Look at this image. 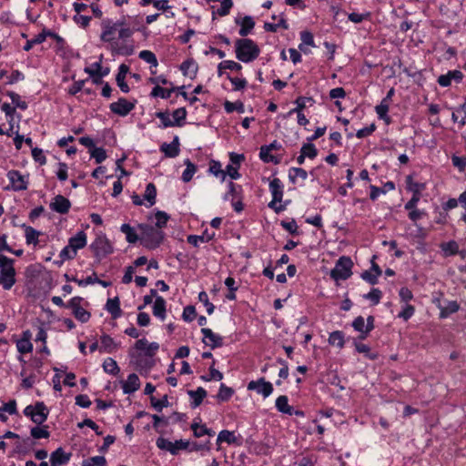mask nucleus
I'll use <instances>...</instances> for the list:
<instances>
[{
  "instance_id": "38",
  "label": "nucleus",
  "mask_w": 466,
  "mask_h": 466,
  "mask_svg": "<svg viewBox=\"0 0 466 466\" xmlns=\"http://www.w3.org/2000/svg\"><path fill=\"white\" fill-rule=\"evenodd\" d=\"M184 163L186 165V169L182 174V180L187 183L192 179L193 175L197 171V167L189 159H186Z\"/></svg>"
},
{
  "instance_id": "25",
  "label": "nucleus",
  "mask_w": 466,
  "mask_h": 466,
  "mask_svg": "<svg viewBox=\"0 0 466 466\" xmlns=\"http://www.w3.org/2000/svg\"><path fill=\"white\" fill-rule=\"evenodd\" d=\"M128 71H129L128 66L122 64V65H120V66L118 68V73L116 76V84L119 86V88L121 89V91L124 93H128L130 90L128 85L125 81L126 76L128 73Z\"/></svg>"
},
{
  "instance_id": "43",
  "label": "nucleus",
  "mask_w": 466,
  "mask_h": 466,
  "mask_svg": "<svg viewBox=\"0 0 466 466\" xmlns=\"http://www.w3.org/2000/svg\"><path fill=\"white\" fill-rule=\"evenodd\" d=\"M103 369L105 372L116 375L119 372V367L115 360L107 358L104 360Z\"/></svg>"
},
{
  "instance_id": "51",
  "label": "nucleus",
  "mask_w": 466,
  "mask_h": 466,
  "mask_svg": "<svg viewBox=\"0 0 466 466\" xmlns=\"http://www.w3.org/2000/svg\"><path fill=\"white\" fill-rule=\"evenodd\" d=\"M389 107H390V104L386 103V102L384 103L382 101L380 102V105H378L375 107V111H376L379 118L386 120V121L389 120V116H388Z\"/></svg>"
},
{
  "instance_id": "35",
  "label": "nucleus",
  "mask_w": 466,
  "mask_h": 466,
  "mask_svg": "<svg viewBox=\"0 0 466 466\" xmlns=\"http://www.w3.org/2000/svg\"><path fill=\"white\" fill-rule=\"evenodd\" d=\"M96 70H92L90 67H86L85 72L87 73L91 77L94 76H106L109 74V68H103L100 62H96L93 65Z\"/></svg>"
},
{
  "instance_id": "60",
  "label": "nucleus",
  "mask_w": 466,
  "mask_h": 466,
  "mask_svg": "<svg viewBox=\"0 0 466 466\" xmlns=\"http://www.w3.org/2000/svg\"><path fill=\"white\" fill-rule=\"evenodd\" d=\"M233 5L232 0H222L220 7L217 9V14L220 16L227 15Z\"/></svg>"
},
{
  "instance_id": "6",
  "label": "nucleus",
  "mask_w": 466,
  "mask_h": 466,
  "mask_svg": "<svg viewBox=\"0 0 466 466\" xmlns=\"http://www.w3.org/2000/svg\"><path fill=\"white\" fill-rule=\"evenodd\" d=\"M24 414L35 424L42 425L47 420L49 410L44 402L38 401L35 405L26 406Z\"/></svg>"
},
{
  "instance_id": "11",
  "label": "nucleus",
  "mask_w": 466,
  "mask_h": 466,
  "mask_svg": "<svg viewBox=\"0 0 466 466\" xmlns=\"http://www.w3.org/2000/svg\"><path fill=\"white\" fill-rule=\"evenodd\" d=\"M136 100L129 102L124 97H120L116 102L111 103L110 110L120 116H126L135 108Z\"/></svg>"
},
{
  "instance_id": "26",
  "label": "nucleus",
  "mask_w": 466,
  "mask_h": 466,
  "mask_svg": "<svg viewBox=\"0 0 466 466\" xmlns=\"http://www.w3.org/2000/svg\"><path fill=\"white\" fill-rule=\"evenodd\" d=\"M69 248H73L76 252L86 245V235L84 231H79L68 240Z\"/></svg>"
},
{
  "instance_id": "29",
  "label": "nucleus",
  "mask_w": 466,
  "mask_h": 466,
  "mask_svg": "<svg viewBox=\"0 0 466 466\" xmlns=\"http://www.w3.org/2000/svg\"><path fill=\"white\" fill-rule=\"evenodd\" d=\"M153 315L161 320L166 318V300L162 297H157L153 305Z\"/></svg>"
},
{
  "instance_id": "37",
  "label": "nucleus",
  "mask_w": 466,
  "mask_h": 466,
  "mask_svg": "<svg viewBox=\"0 0 466 466\" xmlns=\"http://www.w3.org/2000/svg\"><path fill=\"white\" fill-rule=\"evenodd\" d=\"M156 197H157L156 186L153 183H148L147 185L145 194H144V199H146L148 202L147 207H152L156 203Z\"/></svg>"
},
{
  "instance_id": "17",
  "label": "nucleus",
  "mask_w": 466,
  "mask_h": 466,
  "mask_svg": "<svg viewBox=\"0 0 466 466\" xmlns=\"http://www.w3.org/2000/svg\"><path fill=\"white\" fill-rule=\"evenodd\" d=\"M462 77L463 75L460 70H451L445 75H441L437 82L441 86L447 87L451 86L452 80L459 83L461 81Z\"/></svg>"
},
{
  "instance_id": "53",
  "label": "nucleus",
  "mask_w": 466,
  "mask_h": 466,
  "mask_svg": "<svg viewBox=\"0 0 466 466\" xmlns=\"http://www.w3.org/2000/svg\"><path fill=\"white\" fill-rule=\"evenodd\" d=\"M6 95L11 98L13 104H15L20 109H26L27 104L25 101H22L20 96L14 91H7Z\"/></svg>"
},
{
  "instance_id": "31",
  "label": "nucleus",
  "mask_w": 466,
  "mask_h": 466,
  "mask_svg": "<svg viewBox=\"0 0 466 466\" xmlns=\"http://www.w3.org/2000/svg\"><path fill=\"white\" fill-rule=\"evenodd\" d=\"M184 86H180V87H172L170 89H165L163 87H161L160 86H155V87L152 89L151 93H150V96L152 97H161L163 99H167L171 96V94L176 90V89H183Z\"/></svg>"
},
{
  "instance_id": "45",
  "label": "nucleus",
  "mask_w": 466,
  "mask_h": 466,
  "mask_svg": "<svg viewBox=\"0 0 466 466\" xmlns=\"http://www.w3.org/2000/svg\"><path fill=\"white\" fill-rule=\"evenodd\" d=\"M289 177L292 183H295L297 177H300L302 180H306L308 178V173L301 167H291L289 169Z\"/></svg>"
},
{
  "instance_id": "8",
  "label": "nucleus",
  "mask_w": 466,
  "mask_h": 466,
  "mask_svg": "<svg viewBox=\"0 0 466 466\" xmlns=\"http://www.w3.org/2000/svg\"><path fill=\"white\" fill-rule=\"evenodd\" d=\"M156 444L158 449L167 451L173 455L177 454L180 450H187L189 447V441H187L179 440L172 442L163 437L157 438Z\"/></svg>"
},
{
  "instance_id": "64",
  "label": "nucleus",
  "mask_w": 466,
  "mask_h": 466,
  "mask_svg": "<svg viewBox=\"0 0 466 466\" xmlns=\"http://www.w3.org/2000/svg\"><path fill=\"white\" fill-rule=\"evenodd\" d=\"M280 225H281V227L283 228H285L290 234H292V235L299 234V232H298V226H297V223H296V221L294 219H292L291 221H284V220H282L280 222Z\"/></svg>"
},
{
  "instance_id": "2",
  "label": "nucleus",
  "mask_w": 466,
  "mask_h": 466,
  "mask_svg": "<svg viewBox=\"0 0 466 466\" xmlns=\"http://www.w3.org/2000/svg\"><path fill=\"white\" fill-rule=\"evenodd\" d=\"M236 57L243 62L249 63L257 59L260 54L258 45L249 38H239L235 42Z\"/></svg>"
},
{
  "instance_id": "50",
  "label": "nucleus",
  "mask_w": 466,
  "mask_h": 466,
  "mask_svg": "<svg viewBox=\"0 0 466 466\" xmlns=\"http://www.w3.org/2000/svg\"><path fill=\"white\" fill-rule=\"evenodd\" d=\"M139 58L144 60L145 62L152 65L153 66H157V59L156 57V55L149 51V50H143L139 53Z\"/></svg>"
},
{
  "instance_id": "59",
  "label": "nucleus",
  "mask_w": 466,
  "mask_h": 466,
  "mask_svg": "<svg viewBox=\"0 0 466 466\" xmlns=\"http://www.w3.org/2000/svg\"><path fill=\"white\" fill-rule=\"evenodd\" d=\"M209 172L215 175L216 177L220 176L222 180L226 178V173L221 169V165L218 161H212L209 167Z\"/></svg>"
},
{
  "instance_id": "7",
  "label": "nucleus",
  "mask_w": 466,
  "mask_h": 466,
  "mask_svg": "<svg viewBox=\"0 0 466 466\" xmlns=\"http://www.w3.org/2000/svg\"><path fill=\"white\" fill-rule=\"evenodd\" d=\"M269 190L272 194V200L268 203V207L275 210L276 213H280L286 208V205H279L278 202H281L283 198V185L279 178H273L269 182Z\"/></svg>"
},
{
  "instance_id": "5",
  "label": "nucleus",
  "mask_w": 466,
  "mask_h": 466,
  "mask_svg": "<svg viewBox=\"0 0 466 466\" xmlns=\"http://www.w3.org/2000/svg\"><path fill=\"white\" fill-rule=\"evenodd\" d=\"M352 267L353 262L350 257H340L336 262L334 268L330 271L331 279L336 281L349 279L352 274Z\"/></svg>"
},
{
  "instance_id": "41",
  "label": "nucleus",
  "mask_w": 466,
  "mask_h": 466,
  "mask_svg": "<svg viewBox=\"0 0 466 466\" xmlns=\"http://www.w3.org/2000/svg\"><path fill=\"white\" fill-rule=\"evenodd\" d=\"M25 240L27 244H34L36 245L38 243V237L40 235V232L35 230L34 228L29 226H25Z\"/></svg>"
},
{
  "instance_id": "20",
  "label": "nucleus",
  "mask_w": 466,
  "mask_h": 466,
  "mask_svg": "<svg viewBox=\"0 0 466 466\" xmlns=\"http://www.w3.org/2000/svg\"><path fill=\"white\" fill-rule=\"evenodd\" d=\"M71 458V453H66L63 448H58L51 453L50 463L51 466H59L68 462Z\"/></svg>"
},
{
  "instance_id": "28",
  "label": "nucleus",
  "mask_w": 466,
  "mask_h": 466,
  "mask_svg": "<svg viewBox=\"0 0 466 466\" xmlns=\"http://www.w3.org/2000/svg\"><path fill=\"white\" fill-rule=\"evenodd\" d=\"M180 70L184 76L194 78L198 72V65L192 59H187L180 65Z\"/></svg>"
},
{
  "instance_id": "62",
  "label": "nucleus",
  "mask_w": 466,
  "mask_h": 466,
  "mask_svg": "<svg viewBox=\"0 0 466 466\" xmlns=\"http://www.w3.org/2000/svg\"><path fill=\"white\" fill-rule=\"evenodd\" d=\"M381 295L382 293L380 289H372L368 294L364 295V298L371 300L374 305H377L380 303Z\"/></svg>"
},
{
  "instance_id": "46",
  "label": "nucleus",
  "mask_w": 466,
  "mask_h": 466,
  "mask_svg": "<svg viewBox=\"0 0 466 466\" xmlns=\"http://www.w3.org/2000/svg\"><path fill=\"white\" fill-rule=\"evenodd\" d=\"M307 101L311 102V103L314 102L312 97L299 96L295 101L297 106L295 108L289 110V112L288 113V116H291L295 112H302V110L306 107Z\"/></svg>"
},
{
  "instance_id": "32",
  "label": "nucleus",
  "mask_w": 466,
  "mask_h": 466,
  "mask_svg": "<svg viewBox=\"0 0 466 466\" xmlns=\"http://www.w3.org/2000/svg\"><path fill=\"white\" fill-rule=\"evenodd\" d=\"M288 401V397L285 395L278 397L276 400V408L279 412L293 415V407L289 406Z\"/></svg>"
},
{
  "instance_id": "12",
  "label": "nucleus",
  "mask_w": 466,
  "mask_h": 466,
  "mask_svg": "<svg viewBox=\"0 0 466 466\" xmlns=\"http://www.w3.org/2000/svg\"><path fill=\"white\" fill-rule=\"evenodd\" d=\"M248 390H256L258 394H261L264 398H267L272 393L273 386L264 378H260L257 380L249 381L248 384Z\"/></svg>"
},
{
  "instance_id": "18",
  "label": "nucleus",
  "mask_w": 466,
  "mask_h": 466,
  "mask_svg": "<svg viewBox=\"0 0 466 466\" xmlns=\"http://www.w3.org/2000/svg\"><path fill=\"white\" fill-rule=\"evenodd\" d=\"M135 349L137 350H144L147 356L153 357L158 350L159 344L157 342L148 343L146 339H140L135 343Z\"/></svg>"
},
{
  "instance_id": "63",
  "label": "nucleus",
  "mask_w": 466,
  "mask_h": 466,
  "mask_svg": "<svg viewBox=\"0 0 466 466\" xmlns=\"http://www.w3.org/2000/svg\"><path fill=\"white\" fill-rule=\"evenodd\" d=\"M414 312V307L412 305L406 304L403 309L399 313L398 317L403 319L404 320H408L413 316Z\"/></svg>"
},
{
  "instance_id": "58",
  "label": "nucleus",
  "mask_w": 466,
  "mask_h": 466,
  "mask_svg": "<svg viewBox=\"0 0 466 466\" xmlns=\"http://www.w3.org/2000/svg\"><path fill=\"white\" fill-rule=\"evenodd\" d=\"M151 405L157 410L161 411L164 407L168 406L167 396L165 395L161 400H157L155 397H150Z\"/></svg>"
},
{
  "instance_id": "49",
  "label": "nucleus",
  "mask_w": 466,
  "mask_h": 466,
  "mask_svg": "<svg viewBox=\"0 0 466 466\" xmlns=\"http://www.w3.org/2000/svg\"><path fill=\"white\" fill-rule=\"evenodd\" d=\"M355 349L359 353H363L368 357L370 360H376L378 355L374 353H370V348L363 343H360L355 341L354 342Z\"/></svg>"
},
{
  "instance_id": "13",
  "label": "nucleus",
  "mask_w": 466,
  "mask_h": 466,
  "mask_svg": "<svg viewBox=\"0 0 466 466\" xmlns=\"http://www.w3.org/2000/svg\"><path fill=\"white\" fill-rule=\"evenodd\" d=\"M7 177L11 183L13 190L21 191L25 190L27 188V181L19 171L10 170L7 173Z\"/></svg>"
},
{
  "instance_id": "34",
  "label": "nucleus",
  "mask_w": 466,
  "mask_h": 466,
  "mask_svg": "<svg viewBox=\"0 0 466 466\" xmlns=\"http://www.w3.org/2000/svg\"><path fill=\"white\" fill-rule=\"evenodd\" d=\"M120 230L126 235V239L128 243H136L138 239L140 240L135 229L129 224H123Z\"/></svg>"
},
{
  "instance_id": "22",
  "label": "nucleus",
  "mask_w": 466,
  "mask_h": 466,
  "mask_svg": "<svg viewBox=\"0 0 466 466\" xmlns=\"http://www.w3.org/2000/svg\"><path fill=\"white\" fill-rule=\"evenodd\" d=\"M160 151L167 157H176L179 154V140L178 137H175L170 144L163 143L160 146Z\"/></svg>"
},
{
  "instance_id": "52",
  "label": "nucleus",
  "mask_w": 466,
  "mask_h": 466,
  "mask_svg": "<svg viewBox=\"0 0 466 466\" xmlns=\"http://www.w3.org/2000/svg\"><path fill=\"white\" fill-rule=\"evenodd\" d=\"M187 110L185 107H179L173 112V117L175 119L174 126H182V121L186 119Z\"/></svg>"
},
{
  "instance_id": "15",
  "label": "nucleus",
  "mask_w": 466,
  "mask_h": 466,
  "mask_svg": "<svg viewBox=\"0 0 466 466\" xmlns=\"http://www.w3.org/2000/svg\"><path fill=\"white\" fill-rule=\"evenodd\" d=\"M49 207L55 212L66 214L71 208V202L64 196L57 195L53 198Z\"/></svg>"
},
{
  "instance_id": "10",
  "label": "nucleus",
  "mask_w": 466,
  "mask_h": 466,
  "mask_svg": "<svg viewBox=\"0 0 466 466\" xmlns=\"http://www.w3.org/2000/svg\"><path fill=\"white\" fill-rule=\"evenodd\" d=\"M83 300L81 297H74L66 304V308L72 309V313L76 319L85 323L89 320L91 314L81 306Z\"/></svg>"
},
{
  "instance_id": "3",
  "label": "nucleus",
  "mask_w": 466,
  "mask_h": 466,
  "mask_svg": "<svg viewBox=\"0 0 466 466\" xmlns=\"http://www.w3.org/2000/svg\"><path fill=\"white\" fill-rule=\"evenodd\" d=\"M141 230L140 242L148 248L155 249L160 246L164 239V233L160 229L147 224H139Z\"/></svg>"
},
{
  "instance_id": "16",
  "label": "nucleus",
  "mask_w": 466,
  "mask_h": 466,
  "mask_svg": "<svg viewBox=\"0 0 466 466\" xmlns=\"http://www.w3.org/2000/svg\"><path fill=\"white\" fill-rule=\"evenodd\" d=\"M201 333L204 335L203 342L211 349L218 348L223 345V338L214 333L210 329L202 328Z\"/></svg>"
},
{
  "instance_id": "47",
  "label": "nucleus",
  "mask_w": 466,
  "mask_h": 466,
  "mask_svg": "<svg viewBox=\"0 0 466 466\" xmlns=\"http://www.w3.org/2000/svg\"><path fill=\"white\" fill-rule=\"evenodd\" d=\"M17 350L22 353H29L33 350V344L27 339H20L16 342Z\"/></svg>"
},
{
  "instance_id": "14",
  "label": "nucleus",
  "mask_w": 466,
  "mask_h": 466,
  "mask_svg": "<svg viewBox=\"0 0 466 466\" xmlns=\"http://www.w3.org/2000/svg\"><path fill=\"white\" fill-rule=\"evenodd\" d=\"M15 283V269L14 267H5L0 271V284L4 289L9 290Z\"/></svg>"
},
{
  "instance_id": "24",
  "label": "nucleus",
  "mask_w": 466,
  "mask_h": 466,
  "mask_svg": "<svg viewBox=\"0 0 466 466\" xmlns=\"http://www.w3.org/2000/svg\"><path fill=\"white\" fill-rule=\"evenodd\" d=\"M318 151L315 146L311 143L304 144L300 149V155L297 158V162L299 165H302L305 161V157H308L310 159H313L317 157Z\"/></svg>"
},
{
  "instance_id": "30",
  "label": "nucleus",
  "mask_w": 466,
  "mask_h": 466,
  "mask_svg": "<svg viewBox=\"0 0 466 466\" xmlns=\"http://www.w3.org/2000/svg\"><path fill=\"white\" fill-rule=\"evenodd\" d=\"M187 394L193 399L191 407L197 408L202 403L204 398L207 396V391L204 388L198 387L196 390H188Z\"/></svg>"
},
{
  "instance_id": "42",
  "label": "nucleus",
  "mask_w": 466,
  "mask_h": 466,
  "mask_svg": "<svg viewBox=\"0 0 466 466\" xmlns=\"http://www.w3.org/2000/svg\"><path fill=\"white\" fill-rule=\"evenodd\" d=\"M241 186L236 185L233 182L228 183V192L225 194L223 199L225 201L231 200V198L236 199L240 196Z\"/></svg>"
},
{
  "instance_id": "44",
  "label": "nucleus",
  "mask_w": 466,
  "mask_h": 466,
  "mask_svg": "<svg viewBox=\"0 0 466 466\" xmlns=\"http://www.w3.org/2000/svg\"><path fill=\"white\" fill-rule=\"evenodd\" d=\"M233 394L234 390L232 388H229L224 383H221L217 398L218 401H228Z\"/></svg>"
},
{
  "instance_id": "48",
  "label": "nucleus",
  "mask_w": 466,
  "mask_h": 466,
  "mask_svg": "<svg viewBox=\"0 0 466 466\" xmlns=\"http://www.w3.org/2000/svg\"><path fill=\"white\" fill-rule=\"evenodd\" d=\"M30 434L34 439H47L50 436L47 426H44L43 428L34 427L31 429Z\"/></svg>"
},
{
  "instance_id": "27",
  "label": "nucleus",
  "mask_w": 466,
  "mask_h": 466,
  "mask_svg": "<svg viewBox=\"0 0 466 466\" xmlns=\"http://www.w3.org/2000/svg\"><path fill=\"white\" fill-rule=\"evenodd\" d=\"M106 309L111 314L114 319L121 316L120 301L118 297L108 299L106 304Z\"/></svg>"
},
{
  "instance_id": "9",
  "label": "nucleus",
  "mask_w": 466,
  "mask_h": 466,
  "mask_svg": "<svg viewBox=\"0 0 466 466\" xmlns=\"http://www.w3.org/2000/svg\"><path fill=\"white\" fill-rule=\"evenodd\" d=\"M95 256L101 260L113 252V247L105 236L97 237L90 246Z\"/></svg>"
},
{
  "instance_id": "54",
  "label": "nucleus",
  "mask_w": 466,
  "mask_h": 466,
  "mask_svg": "<svg viewBox=\"0 0 466 466\" xmlns=\"http://www.w3.org/2000/svg\"><path fill=\"white\" fill-rule=\"evenodd\" d=\"M408 188L412 191L413 194L420 196V192L424 190L425 185L423 183L412 182L411 177H407Z\"/></svg>"
},
{
  "instance_id": "56",
  "label": "nucleus",
  "mask_w": 466,
  "mask_h": 466,
  "mask_svg": "<svg viewBox=\"0 0 466 466\" xmlns=\"http://www.w3.org/2000/svg\"><path fill=\"white\" fill-rule=\"evenodd\" d=\"M157 222L156 227L157 228L160 229L164 227H166L167 220L169 219V216L164 212V211H157L155 215Z\"/></svg>"
},
{
  "instance_id": "55",
  "label": "nucleus",
  "mask_w": 466,
  "mask_h": 466,
  "mask_svg": "<svg viewBox=\"0 0 466 466\" xmlns=\"http://www.w3.org/2000/svg\"><path fill=\"white\" fill-rule=\"evenodd\" d=\"M91 157L96 159V162L100 164L106 158V150L102 147H94L92 148Z\"/></svg>"
},
{
  "instance_id": "33",
  "label": "nucleus",
  "mask_w": 466,
  "mask_h": 466,
  "mask_svg": "<svg viewBox=\"0 0 466 466\" xmlns=\"http://www.w3.org/2000/svg\"><path fill=\"white\" fill-rule=\"evenodd\" d=\"M459 309L460 305L458 304L457 301H448V303L444 307H440V317L445 319L449 317L451 314L457 312Z\"/></svg>"
},
{
  "instance_id": "36",
  "label": "nucleus",
  "mask_w": 466,
  "mask_h": 466,
  "mask_svg": "<svg viewBox=\"0 0 466 466\" xmlns=\"http://www.w3.org/2000/svg\"><path fill=\"white\" fill-rule=\"evenodd\" d=\"M222 442H227L228 444L237 443V437L235 436L233 431L223 430L218 433L217 439L218 444H220Z\"/></svg>"
},
{
  "instance_id": "23",
  "label": "nucleus",
  "mask_w": 466,
  "mask_h": 466,
  "mask_svg": "<svg viewBox=\"0 0 466 466\" xmlns=\"http://www.w3.org/2000/svg\"><path fill=\"white\" fill-rule=\"evenodd\" d=\"M235 22L236 24L240 25L241 27L238 31V34L243 38L247 36L255 26V22L253 18L249 15H246L242 19L236 18Z\"/></svg>"
},
{
  "instance_id": "1",
  "label": "nucleus",
  "mask_w": 466,
  "mask_h": 466,
  "mask_svg": "<svg viewBox=\"0 0 466 466\" xmlns=\"http://www.w3.org/2000/svg\"><path fill=\"white\" fill-rule=\"evenodd\" d=\"M140 28L137 23L134 22V25L127 26L126 28H120L118 32V38L122 40V43L115 41L109 42L111 46L110 50L113 55H120V56H131L134 53V46L128 45L127 40L130 38L136 31H139Z\"/></svg>"
},
{
  "instance_id": "40",
  "label": "nucleus",
  "mask_w": 466,
  "mask_h": 466,
  "mask_svg": "<svg viewBox=\"0 0 466 466\" xmlns=\"http://www.w3.org/2000/svg\"><path fill=\"white\" fill-rule=\"evenodd\" d=\"M224 109L227 113H232L234 111H238V113H244L245 112V106L244 104L241 101H236V102H230V101H225L224 103Z\"/></svg>"
},
{
  "instance_id": "57",
  "label": "nucleus",
  "mask_w": 466,
  "mask_h": 466,
  "mask_svg": "<svg viewBox=\"0 0 466 466\" xmlns=\"http://www.w3.org/2000/svg\"><path fill=\"white\" fill-rule=\"evenodd\" d=\"M187 449L189 451H209L211 449L210 441H207L205 442H189V447Z\"/></svg>"
},
{
  "instance_id": "19",
  "label": "nucleus",
  "mask_w": 466,
  "mask_h": 466,
  "mask_svg": "<svg viewBox=\"0 0 466 466\" xmlns=\"http://www.w3.org/2000/svg\"><path fill=\"white\" fill-rule=\"evenodd\" d=\"M100 343L99 351L108 354L116 351L120 346L119 343H116L114 339L107 334H103L100 337Z\"/></svg>"
},
{
  "instance_id": "21",
  "label": "nucleus",
  "mask_w": 466,
  "mask_h": 466,
  "mask_svg": "<svg viewBox=\"0 0 466 466\" xmlns=\"http://www.w3.org/2000/svg\"><path fill=\"white\" fill-rule=\"evenodd\" d=\"M140 388V380L136 373H132L127 380L122 383L124 393L130 394L137 391Z\"/></svg>"
},
{
  "instance_id": "4",
  "label": "nucleus",
  "mask_w": 466,
  "mask_h": 466,
  "mask_svg": "<svg viewBox=\"0 0 466 466\" xmlns=\"http://www.w3.org/2000/svg\"><path fill=\"white\" fill-rule=\"evenodd\" d=\"M132 25H134V23L127 21V17H121L116 22L109 18H105L101 22L102 33L100 35V39L103 42H112L115 39L114 34L116 31L120 28H126Z\"/></svg>"
},
{
  "instance_id": "39",
  "label": "nucleus",
  "mask_w": 466,
  "mask_h": 466,
  "mask_svg": "<svg viewBox=\"0 0 466 466\" xmlns=\"http://www.w3.org/2000/svg\"><path fill=\"white\" fill-rule=\"evenodd\" d=\"M329 343L342 349L344 347L343 332L339 330L331 332L329 337Z\"/></svg>"
},
{
  "instance_id": "61",
  "label": "nucleus",
  "mask_w": 466,
  "mask_h": 466,
  "mask_svg": "<svg viewBox=\"0 0 466 466\" xmlns=\"http://www.w3.org/2000/svg\"><path fill=\"white\" fill-rule=\"evenodd\" d=\"M220 69H229L239 71L242 69V66L232 60H224L219 63Z\"/></svg>"
}]
</instances>
